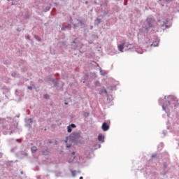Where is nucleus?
Instances as JSON below:
<instances>
[{"label":"nucleus","mask_w":179,"mask_h":179,"mask_svg":"<svg viewBox=\"0 0 179 179\" xmlns=\"http://www.w3.org/2000/svg\"><path fill=\"white\" fill-rule=\"evenodd\" d=\"M94 85L96 87H100L101 86V84L100 83V81L97 80L94 83Z\"/></svg>","instance_id":"b1692460"},{"label":"nucleus","mask_w":179,"mask_h":179,"mask_svg":"<svg viewBox=\"0 0 179 179\" xmlns=\"http://www.w3.org/2000/svg\"><path fill=\"white\" fill-rule=\"evenodd\" d=\"M98 146H99V148H101V145H100V144H99Z\"/></svg>","instance_id":"6e6d98bb"},{"label":"nucleus","mask_w":179,"mask_h":179,"mask_svg":"<svg viewBox=\"0 0 179 179\" xmlns=\"http://www.w3.org/2000/svg\"><path fill=\"white\" fill-rule=\"evenodd\" d=\"M78 27H81V29H83L85 27V20L77 19L76 23L73 24V29L75 30L76 29H78Z\"/></svg>","instance_id":"39448f33"},{"label":"nucleus","mask_w":179,"mask_h":179,"mask_svg":"<svg viewBox=\"0 0 179 179\" xmlns=\"http://www.w3.org/2000/svg\"><path fill=\"white\" fill-rule=\"evenodd\" d=\"M102 130L106 132L110 129V125L107 124V122H103L101 126Z\"/></svg>","instance_id":"0eeeda50"},{"label":"nucleus","mask_w":179,"mask_h":179,"mask_svg":"<svg viewBox=\"0 0 179 179\" xmlns=\"http://www.w3.org/2000/svg\"><path fill=\"white\" fill-rule=\"evenodd\" d=\"M2 128H3V129H5L6 128V126L3 125V126H2Z\"/></svg>","instance_id":"de8ad7c7"},{"label":"nucleus","mask_w":179,"mask_h":179,"mask_svg":"<svg viewBox=\"0 0 179 179\" xmlns=\"http://www.w3.org/2000/svg\"><path fill=\"white\" fill-rule=\"evenodd\" d=\"M48 149H46V150H42V154L44 155V156H47L48 155Z\"/></svg>","instance_id":"5701e85b"},{"label":"nucleus","mask_w":179,"mask_h":179,"mask_svg":"<svg viewBox=\"0 0 179 179\" xmlns=\"http://www.w3.org/2000/svg\"><path fill=\"white\" fill-rule=\"evenodd\" d=\"M27 40H30V36L28 35V36H27Z\"/></svg>","instance_id":"a18cd8bd"},{"label":"nucleus","mask_w":179,"mask_h":179,"mask_svg":"<svg viewBox=\"0 0 179 179\" xmlns=\"http://www.w3.org/2000/svg\"><path fill=\"white\" fill-rule=\"evenodd\" d=\"M71 47L73 50H76L78 48V45L76 44V41H73L71 42Z\"/></svg>","instance_id":"9b49d317"},{"label":"nucleus","mask_w":179,"mask_h":179,"mask_svg":"<svg viewBox=\"0 0 179 179\" xmlns=\"http://www.w3.org/2000/svg\"><path fill=\"white\" fill-rule=\"evenodd\" d=\"M4 65H9V64H10V60H6L3 62Z\"/></svg>","instance_id":"c756f323"},{"label":"nucleus","mask_w":179,"mask_h":179,"mask_svg":"<svg viewBox=\"0 0 179 179\" xmlns=\"http://www.w3.org/2000/svg\"><path fill=\"white\" fill-rule=\"evenodd\" d=\"M166 3H170V2H172L173 0H165Z\"/></svg>","instance_id":"4c0bfd02"},{"label":"nucleus","mask_w":179,"mask_h":179,"mask_svg":"<svg viewBox=\"0 0 179 179\" xmlns=\"http://www.w3.org/2000/svg\"><path fill=\"white\" fill-rule=\"evenodd\" d=\"M85 3L87 4V1H85Z\"/></svg>","instance_id":"e2e57ef3"},{"label":"nucleus","mask_w":179,"mask_h":179,"mask_svg":"<svg viewBox=\"0 0 179 179\" xmlns=\"http://www.w3.org/2000/svg\"><path fill=\"white\" fill-rule=\"evenodd\" d=\"M90 76L92 79H96L97 78V74H96V73H90Z\"/></svg>","instance_id":"412c9836"},{"label":"nucleus","mask_w":179,"mask_h":179,"mask_svg":"<svg viewBox=\"0 0 179 179\" xmlns=\"http://www.w3.org/2000/svg\"><path fill=\"white\" fill-rule=\"evenodd\" d=\"M31 153H36V152H37V147H36V146L31 147Z\"/></svg>","instance_id":"a211bd4d"},{"label":"nucleus","mask_w":179,"mask_h":179,"mask_svg":"<svg viewBox=\"0 0 179 179\" xmlns=\"http://www.w3.org/2000/svg\"><path fill=\"white\" fill-rule=\"evenodd\" d=\"M62 45H66L65 41L62 42Z\"/></svg>","instance_id":"09e8293b"},{"label":"nucleus","mask_w":179,"mask_h":179,"mask_svg":"<svg viewBox=\"0 0 179 179\" xmlns=\"http://www.w3.org/2000/svg\"><path fill=\"white\" fill-rule=\"evenodd\" d=\"M103 93L106 94V96L108 97V92H107V90L106 89V87H103Z\"/></svg>","instance_id":"bb28decb"},{"label":"nucleus","mask_w":179,"mask_h":179,"mask_svg":"<svg viewBox=\"0 0 179 179\" xmlns=\"http://www.w3.org/2000/svg\"><path fill=\"white\" fill-rule=\"evenodd\" d=\"M64 104H65L66 106H67V104H68V102H65V103H64Z\"/></svg>","instance_id":"4d7b16f0"},{"label":"nucleus","mask_w":179,"mask_h":179,"mask_svg":"<svg viewBox=\"0 0 179 179\" xmlns=\"http://www.w3.org/2000/svg\"><path fill=\"white\" fill-rule=\"evenodd\" d=\"M99 71H100V74L102 76H106V74L107 73V71H106L105 70L101 69V68H99Z\"/></svg>","instance_id":"dca6fc26"},{"label":"nucleus","mask_w":179,"mask_h":179,"mask_svg":"<svg viewBox=\"0 0 179 179\" xmlns=\"http://www.w3.org/2000/svg\"><path fill=\"white\" fill-rule=\"evenodd\" d=\"M11 76H13V78H16L17 77V73H16L15 72H13L11 73Z\"/></svg>","instance_id":"2f4dec72"},{"label":"nucleus","mask_w":179,"mask_h":179,"mask_svg":"<svg viewBox=\"0 0 179 179\" xmlns=\"http://www.w3.org/2000/svg\"><path fill=\"white\" fill-rule=\"evenodd\" d=\"M168 99H169L172 101H177V98H176V96H169Z\"/></svg>","instance_id":"6ab92c4d"},{"label":"nucleus","mask_w":179,"mask_h":179,"mask_svg":"<svg viewBox=\"0 0 179 179\" xmlns=\"http://www.w3.org/2000/svg\"><path fill=\"white\" fill-rule=\"evenodd\" d=\"M157 154H152V159H153V157H157Z\"/></svg>","instance_id":"58836bf2"},{"label":"nucleus","mask_w":179,"mask_h":179,"mask_svg":"<svg viewBox=\"0 0 179 179\" xmlns=\"http://www.w3.org/2000/svg\"><path fill=\"white\" fill-rule=\"evenodd\" d=\"M9 129H10V127H8Z\"/></svg>","instance_id":"0e129e2a"},{"label":"nucleus","mask_w":179,"mask_h":179,"mask_svg":"<svg viewBox=\"0 0 179 179\" xmlns=\"http://www.w3.org/2000/svg\"><path fill=\"white\" fill-rule=\"evenodd\" d=\"M43 99H45V100H50V95L48 94H44Z\"/></svg>","instance_id":"a878e982"},{"label":"nucleus","mask_w":179,"mask_h":179,"mask_svg":"<svg viewBox=\"0 0 179 179\" xmlns=\"http://www.w3.org/2000/svg\"><path fill=\"white\" fill-rule=\"evenodd\" d=\"M151 47H159V42H153L150 44Z\"/></svg>","instance_id":"aec40b11"},{"label":"nucleus","mask_w":179,"mask_h":179,"mask_svg":"<svg viewBox=\"0 0 179 179\" xmlns=\"http://www.w3.org/2000/svg\"><path fill=\"white\" fill-rule=\"evenodd\" d=\"M20 174H23V171H21V172H20Z\"/></svg>","instance_id":"052dcab7"},{"label":"nucleus","mask_w":179,"mask_h":179,"mask_svg":"<svg viewBox=\"0 0 179 179\" xmlns=\"http://www.w3.org/2000/svg\"><path fill=\"white\" fill-rule=\"evenodd\" d=\"M50 82L53 83L55 88L57 89V90H59V87L58 86V82L55 81L54 78H50Z\"/></svg>","instance_id":"9d476101"},{"label":"nucleus","mask_w":179,"mask_h":179,"mask_svg":"<svg viewBox=\"0 0 179 179\" xmlns=\"http://www.w3.org/2000/svg\"><path fill=\"white\" fill-rule=\"evenodd\" d=\"M158 24L161 27H165L163 30H166V29H170V27H171V23L169 21V19H166L165 21L158 20Z\"/></svg>","instance_id":"20e7f679"},{"label":"nucleus","mask_w":179,"mask_h":179,"mask_svg":"<svg viewBox=\"0 0 179 179\" xmlns=\"http://www.w3.org/2000/svg\"><path fill=\"white\" fill-rule=\"evenodd\" d=\"M33 125V119L29 118L25 121V127H31Z\"/></svg>","instance_id":"6e6552de"},{"label":"nucleus","mask_w":179,"mask_h":179,"mask_svg":"<svg viewBox=\"0 0 179 179\" xmlns=\"http://www.w3.org/2000/svg\"><path fill=\"white\" fill-rule=\"evenodd\" d=\"M158 101L159 104L162 105L164 111H166V108H167V107L171 104L170 101H167V99H166V96H164V99L160 98Z\"/></svg>","instance_id":"7ed1b4c3"},{"label":"nucleus","mask_w":179,"mask_h":179,"mask_svg":"<svg viewBox=\"0 0 179 179\" xmlns=\"http://www.w3.org/2000/svg\"><path fill=\"white\" fill-rule=\"evenodd\" d=\"M48 143H49L50 145H51V143H53V141H48Z\"/></svg>","instance_id":"c03bdc74"},{"label":"nucleus","mask_w":179,"mask_h":179,"mask_svg":"<svg viewBox=\"0 0 179 179\" xmlns=\"http://www.w3.org/2000/svg\"><path fill=\"white\" fill-rule=\"evenodd\" d=\"M71 174L73 177H76V171H71Z\"/></svg>","instance_id":"7c9ffc66"},{"label":"nucleus","mask_w":179,"mask_h":179,"mask_svg":"<svg viewBox=\"0 0 179 179\" xmlns=\"http://www.w3.org/2000/svg\"><path fill=\"white\" fill-rule=\"evenodd\" d=\"M76 124L73 123L69 124L67 127V132H69V134H71V132H72V128H76Z\"/></svg>","instance_id":"1a4fd4ad"},{"label":"nucleus","mask_w":179,"mask_h":179,"mask_svg":"<svg viewBox=\"0 0 179 179\" xmlns=\"http://www.w3.org/2000/svg\"><path fill=\"white\" fill-rule=\"evenodd\" d=\"M108 89H110V90H111V92H113L114 90H117V85H111V86L108 87Z\"/></svg>","instance_id":"f3484780"},{"label":"nucleus","mask_w":179,"mask_h":179,"mask_svg":"<svg viewBox=\"0 0 179 179\" xmlns=\"http://www.w3.org/2000/svg\"><path fill=\"white\" fill-rule=\"evenodd\" d=\"M79 179H83V176H80Z\"/></svg>","instance_id":"13d9d810"},{"label":"nucleus","mask_w":179,"mask_h":179,"mask_svg":"<svg viewBox=\"0 0 179 179\" xmlns=\"http://www.w3.org/2000/svg\"><path fill=\"white\" fill-rule=\"evenodd\" d=\"M24 19H29V17H23Z\"/></svg>","instance_id":"603ef678"},{"label":"nucleus","mask_w":179,"mask_h":179,"mask_svg":"<svg viewBox=\"0 0 179 179\" xmlns=\"http://www.w3.org/2000/svg\"><path fill=\"white\" fill-rule=\"evenodd\" d=\"M17 118H19V116H17Z\"/></svg>","instance_id":"774afa93"},{"label":"nucleus","mask_w":179,"mask_h":179,"mask_svg":"<svg viewBox=\"0 0 179 179\" xmlns=\"http://www.w3.org/2000/svg\"><path fill=\"white\" fill-rule=\"evenodd\" d=\"M50 9H51V7L50 6H46L44 9V12H48V10H50Z\"/></svg>","instance_id":"c85d7f7f"},{"label":"nucleus","mask_w":179,"mask_h":179,"mask_svg":"<svg viewBox=\"0 0 179 179\" xmlns=\"http://www.w3.org/2000/svg\"><path fill=\"white\" fill-rule=\"evenodd\" d=\"M167 129H169V127H167Z\"/></svg>","instance_id":"69168bd1"},{"label":"nucleus","mask_w":179,"mask_h":179,"mask_svg":"<svg viewBox=\"0 0 179 179\" xmlns=\"http://www.w3.org/2000/svg\"><path fill=\"white\" fill-rule=\"evenodd\" d=\"M2 155H3L2 152H0V157H2Z\"/></svg>","instance_id":"864d4df0"},{"label":"nucleus","mask_w":179,"mask_h":179,"mask_svg":"<svg viewBox=\"0 0 179 179\" xmlns=\"http://www.w3.org/2000/svg\"><path fill=\"white\" fill-rule=\"evenodd\" d=\"M117 47H118V50H119V51H120V52H124V43L120 44Z\"/></svg>","instance_id":"ddd939ff"},{"label":"nucleus","mask_w":179,"mask_h":179,"mask_svg":"<svg viewBox=\"0 0 179 179\" xmlns=\"http://www.w3.org/2000/svg\"><path fill=\"white\" fill-rule=\"evenodd\" d=\"M162 134H163L164 136H166V135H167V131L164 130Z\"/></svg>","instance_id":"e433bc0d"},{"label":"nucleus","mask_w":179,"mask_h":179,"mask_svg":"<svg viewBox=\"0 0 179 179\" xmlns=\"http://www.w3.org/2000/svg\"><path fill=\"white\" fill-rule=\"evenodd\" d=\"M167 162H163V166L164 169H167Z\"/></svg>","instance_id":"72a5a7b5"},{"label":"nucleus","mask_w":179,"mask_h":179,"mask_svg":"<svg viewBox=\"0 0 179 179\" xmlns=\"http://www.w3.org/2000/svg\"><path fill=\"white\" fill-rule=\"evenodd\" d=\"M8 122L5 118H0V124H6Z\"/></svg>","instance_id":"4be33fe9"},{"label":"nucleus","mask_w":179,"mask_h":179,"mask_svg":"<svg viewBox=\"0 0 179 179\" xmlns=\"http://www.w3.org/2000/svg\"><path fill=\"white\" fill-rule=\"evenodd\" d=\"M84 115H85V117H89V113H85Z\"/></svg>","instance_id":"a19ab883"},{"label":"nucleus","mask_w":179,"mask_h":179,"mask_svg":"<svg viewBox=\"0 0 179 179\" xmlns=\"http://www.w3.org/2000/svg\"><path fill=\"white\" fill-rule=\"evenodd\" d=\"M104 93V90H103V87H102V90L99 91V94H103Z\"/></svg>","instance_id":"c9c22d12"},{"label":"nucleus","mask_w":179,"mask_h":179,"mask_svg":"<svg viewBox=\"0 0 179 179\" xmlns=\"http://www.w3.org/2000/svg\"><path fill=\"white\" fill-rule=\"evenodd\" d=\"M70 19H71V22H72V17H70Z\"/></svg>","instance_id":"680f3d73"},{"label":"nucleus","mask_w":179,"mask_h":179,"mask_svg":"<svg viewBox=\"0 0 179 179\" xmlns=\"http://www.w3.org/2000/svg\"><path fill=\"white\" fill-rule=\"evenodd\" d=\"M142 27L147 33L155 30V27H156V20L152 17H148L146 20L144 21Z\"/></svg>","instance_id":"f257e3e1"},{"label":"nucleus","mask_w":179,"mask_h":179,"mask_svg":"<svg viewBox=\"0 0 179 179\" xmlns=\"http://www.w3.org/2000/svg\"><path fill=\"white\" fill-rule=\"evenodd\" d=\"M98 141L99 142H104V136H103V134H99Z\"/></svg>","instance_id":"4468645a"},{"label":"nucleus","mask_w":179,"mask_h":179,"mask_svg":"<svg viewBox=\"0 0 179 179\" xmlns=\"http://www.w3.org/2000/svg\"><path fill=\"white\" fill-rule=\"evenodd\" d=\"M66 148H67V149H69V148H71V149H73V146H72V144L66 143Z\"/></svg>","instance_id":"cd10ccee"},{"label":"nucleus","mask_w":179,"mask_h":179,"mask_svg":"<svg viewBox=\"0 0 179 179\" xmlns=\"http://www.w3.org/2000/svg\"><path fill=\"white\" fill-rule=\"evenodd\" d=\"M68 154L69 157V163H73L75 159L76 158V152L69 150Z\"/></svg>","instance_id":"423d86ee"},{"label":"nucleus","mask_w":179,"mask_h":179,"mask_svg":"<svg viewBox=\"0 0 179 179\" xmlns=\"http://www.w3.org/2000/svg\"><path fill=\"white\" fill-rule=\"evenodd\" d=\"M8 2H10V1H13V0H7Z\"/></svg>","instance_id":"bf43d9fd"},{"label":"nucleus","mask_w":179,"mask_h":179,"mask_svg":"<svg viewBox=\"0 0 179 179\" xmlns=\"http://www.w3.org/2000/svg\"><path fill=\"white\" fill-rule=\"evenodd\" d=\"M20 155H22L21 159H23V157H24L29 156V154H27V152H20Z\"/></svg>","instance_id":"393cba45"},{"label":"nucleus","mask_w":179,"mask_h":179,"mask_svg":"<svg viewBox=\"0 0 179 179\" xmlns=\"http://www.w3.org/2000/svg\"><path fill=\"white\" fill-rule=\"evenodd\" d=\"M35 38H36V40H37L38 41H41V38L38 37V36H37V35L35 36Z\"/></svg>","instance_id":"473e14b6"},{"label":"nucleus","mask_w":179,"mask_h":179,"mask_svg":"<svg viewBox=\"0 0 179 179\" xmlns=\"http://www.w3.org/2000/svg\"><path fill=\"white\" fill-rule=\"evenodd\" d=\"M64 85H65L64 83H62V85H61V87H60V89H62V87H64Z\"/></svg>","instance_id":"79ce46f5"},{"label":"nucleus","mask_w":179,"mask_h":179,"mask_svg":"<svg viewBox=\"0 0 179 179\" xmlns=\"http://www.w3.org/2000/svg\"><path fill=\"white\" fill-rule=\"evenodd\" d=\"M15 141H16V142H20V139H19V138H17Z\"/></svg>","instance_id":"8fccbe9b"},{"label":"nucleus","mask_w":179,"mask_h":179,"mask_svg":"<svg viewBox=\"0 0 179 179\" xmlns=\"http://www.w3.org/2000/svg\"><path fill=\"white\" fill-rule=\"evenodd\" d=\"M101 23V19H96L94 20V26H97V27H99V24H100Z\"/></svg>","instance_id":"f8f14e48"},{"label":"nucleus","mask_w":179,"mask_h":179,"mask_svg":"<svg viewBox=\"0 0 179 179\" xmlns=\"http://www.w3.org/2000/svg\"><path fill=\"white\" fill-rule=\"evenodd\" d=\"M90 30H93V26L90 27Z\"/></svg>","instance_id":"5fc2aeb1"},{"label":"nucleus","mask_w":179,"mask_h":179,"mask_svg":"<svg viewBox=\"0 0 179 179\" xmlns=\"http://www.w3.org/2000/svg\"><path fill=\"white\" fill-rule=\"evenodd\" d=\"M83 83H85V81H83Z\"/></svg>","instance_id":"338daca9"},{"label":"nucleus","mask_w":179,"mask_h":179,"mask_svg":"<svg viewBox=\"0 0 179 179\" xmlns=\"http://www.w3.org/2000/svg\"><path fill=\"white\" fill-rule=\"evenodd\" d=\"M41 176H36V179H41Z\"/></svg>","instance_id":"37998d69"},{"label":"nucleus","mask_w":179,"mask_h":179,"mask_svg":"<svg viewBox=\"0 0 179 179\" xmlns=\"http://www.w3.org/2000/svg\"><path fill=\"white\" fill-rule=\"evenodd\" d=\"M27 89H29V90H33V87L31 86H28Z\"/></svg>","instance_id":"ea45409f"},{"label":"nucleus","mask_w":179,"mask_h":179,"mask_svg":"<svg viewBox=\"0 0 179 179\" xmlns=\"http://www.w3.org/2000/svg\"><path fill=\"white\" fill-rule=\"evenodd\" d=\"M164 145V144H163V143H161V147L163 148Z\"/></svg>","instance_id":"3c124183"},{"label":"nucleus","mask_w":179,"mask_h":179,"mask_svg":"<svg viewBox=\"0 0 179 179\" xmlns=\"http://www.w3.org/2000/svg\"><path fill=\"white\" fill-rule=\"evenodd\" d=\"M124 47H127V48L128 47H129V45H131L129 43H124Z\"/></svg>","instance_id":"f704fd0d"},{"label":"nucleus","mask_w":179,"mask_h":179,"mask_svg":"<svg viewBox=\"0 0 179 179\" xmlns=\"http://www.w3.org/2000/svg\"><path fill=\"white\" fill-rule=\"evenodd\" d=\"M69 27H71V24H68L67 25L62 27L61 29L62 31H65V30H66V29H69Z\"/></svg>","instance_id":"2eb2a0df"},{"label":"nucleus","mask_w":179,"mask_h":179,"mask_svg":"<svg viewBox=\"0 0 179 179\" xmlns=\"http://www.w3.org/2000/svg\"><path fill=\"white\" fill-rule=\"evenodd\" d=\"M79 138H80V133L78 132V131H74L73 133H71L69 136H67L66 138V143L68 142V139H69V141H71V142H73V143H78V141H79Z\"/></svg>","instance_id":"f03ea898"},{"label":"nucleus","mask_w":179,"mask_h":179,"mask_svg":"<svg viewBox=\"0 0 179 179\" xmlns=\"http://www.w3.org/2000/svg\"><path fill=\"white\" fill-rule=\"evenodd\" d=\"M13 134V131H10V132H9V135H12Z\"/></svg>","instance_id":"49530a36"}]
</instances>
